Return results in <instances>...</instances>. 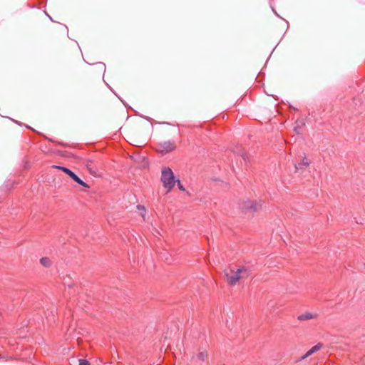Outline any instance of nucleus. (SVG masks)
<instances>
[{
  "label": "nucleus",
  "mask_w": 365,
  "mask_h": 365,
  "mask_svg": "<svg viewBox=\"0 0 365 365\" xmlns=\"http://www.w3.org/2000/svg\"><path fill=\"white\" fill-rule=\"evenodd\" d=\"M261 205L255 201L248 200L244 202L242 208L245 210L255 212L260 208Z\"/></svg>",
  "instance_id": "nucleus-5"
},
{
  "label": "nucleus",
  "mask_w": 365,
  "mask_h": 365,
  "mask_svg": "<svg viewBox=\"0 0 365 365\" xmlns=\"http://www.w3.org/2000/svg\"><path fill=\"white\" fill-rule=\"evenodd\" d=\"M54 168L58 169V170H62L63 172H64L66 174H67L73 181H75L76 182H77L78 185L84 187H89V186L88 185V184L86 182H85L83 180H82L81 179H80L72 170H71L70 169L66 168V167H63V166H58V165H55Z\"/></svg>",
  "instance_id": "nucleus-3"
},
{
  "label": "nucleus",
  "mask_w": 365,
  "mask_h": 365,
  "mask_svg": "<svg viewBox=\"0 0 365 365\" xmlns=\"http://www.w3.org/2000/svg\"><path fill=\"white\" fill-rule=\"evenodd\" d=\"M79 365H91L86 359H79Z\"/></svg>",
  "instance_id": "nucleus-14"
},
{
  "label": "nucleus",
  "mask_w": 365,
  "mask_h": 365,
  "mask_svg": "<svg viewBox=\"0 0 365 365\" xmlns=\"http://www.w3.org/2000/svg\"><path fill=\"white\" fill-rule=\"evenodd\" d=\"M207 354L205 351H202V352H200L199 354H197L196 357L198 360L204 361L205 360V359L207 358Z\"/></svg>",
  "instance_id": "nucleus-13"
},
{
  "label": "nucleus",
  "mask_w": 365,
  "mask_h": 365,
  "mask_svg": "<svg viewBox=\"0 0 365 365\" xmlns=\"http://www.w3.org/2000/svg\"><path fill=\"white\" fill-rule=\"evenodd\" d=\"M176 148V145L173 141H165L158 144V151L162 155L168 153Z\"/></svg>",
  "instance_id": "nucleus-4"
},
{
  "label": "nucleus",
  "mask_w": 365,
  "mask_h": 365,
  "mask_svg": "<svg viewBox=\"0 0 365 365\" xmlns=\"http://www.w3.org/2000/svg\"><path fill=\"white\" fill-rule=\"evenodd\" d=\"M85 165L91 174L95 175L96 173L93 161L90 160H86Z\"/></svg>",
  "instance_id": "nucleus-10"
},
{
  "label": "nucleus",
  "mask_w": 365,
  "mask_h": 365,
  "mask_svg": "<svg viewBox=\"0 0 365 365\" xmlns=\"http://www.w3.org/2000/svg\"><path fill=\"white\" fill-rule=\"evenodd\" d=\"M309 162L308 161V160L307 158H304L302 160L301 163L295 165V168L297 170H298L302 169L304 167L309 165Z\"/></svg>",
  "instance_id": "nucleus-11"
},
{
  "label": "nucleus",
  "mask_w": 365,
  "mask_h": 365,
  "mask_svg": "<svg viewBox=\"0 0 365 365\" xmlns=\"http://www.w3.org/2000/svg\"><path fill=\"white\" fill-rule=\"evenodd\" d=\"M225 279L230 285H235L237 282L243 278H247L251 272L250 269L246 267H238L237 269L227 268L224 270Z\"/></svg>",
  "instance_id": "nucleus-1"
},
{
  "label": "nucleus",
  "mask_w": 365,
  "mask_h": 365,
  "mask_svg": "<svg viewBox=\"0 0 365 365\" xmlns=\"http://www.w3.org/2000/svg\"><path fill=\"white\" fill-rule=\"evenodd\" d=\"M161 181L165 188L170 192L176 183V180L172 170L170 168H164L162 170Z\"/></svg>",
  "instance_id": "nucleus-2"
},
{
  "label": "nucleus",
  "mask_w": 365,
  "mask_h": 365,
  "mask_svg": "<svg viewBox=\"0 0 365 365\" xmlns=\"http://www.w3.org/2000/svg\"><path fill=\"white\" fill-rule=\"evenodd\" d=\"M322 346H323L322 344L318 343L317 344L314 346L312 349H310L308 351H307V353L303 356H302V359H304L307 358L308 356H311L312 354H313L314 353L318 351L319 350L321 349Z\"/></svg>",
  "instance_id": "nucleus-7"
},
{
  "label": "nucleus",
  "mask_w": 365,
  "mask_h": 365,
  "mask_svg": "<svg viewBox=\"0 0 365 365\" xmlns=\"http://www.w3.org/2000/svg\"><path fill=\"white\" fill-rule=\"evenodd\" d=\"M316 317H317V314H314L310 313V312H305V313L298 316L297 319L299 321H304V320H308V319H314Z\"/></svg>",
  "instance_id": "nucleus-9"
},
{
  "label": "nucleus",
  "mask_w": 365,
  "mask_h": 365,
  "mask_svg": "<svg viewBox=\"0 0 365 365\" xmlns=\"http://www.w3.org/2000/svg\"><path fill=\"white\" fill-rule=\"evenodd\" d=\"M322 346H323L322 344L318 343L317 344L314 346L312 349H310L308 351H307V353L303 356H302V359H304L307 358L308 356H311L312 354H313L314 353L318 351L319 350L321 349Z\"/></svg>",
  "instance_id": "nucleus-8"
},
{
  "label": "nucleus",
  "mask_w": 365,
  "mask_h": 365,
  "mask_svg": "<svg viewBox=\"0 0 365 365\" xmlns=\"http://www.w3.org/2000/svg\"><path fill=\"white\" fill-rule=\"evenodd\" d=\"M176 182L178 183V187L180 190H185V188L179 180H176Z\"/></svg>",
  "instance_id": "nucleus-15"
},
{
  "label": "nucleus",
  "mask_w": 365,
  "mask_h": 365,
  "mask_svg": "<svg viewBox=\"0 0 365 365\" xmlns=\"http://www.w3.org/2000/svg\"><path fill=\"white\" fill-rule=\"evenodd\" d=\"M41 264L46 267H48L51 264V260L48 257H42L40 259Z\"/></svg>",
  "instance_id": "nucleus-12"
},
{
  "label": "nucleus",
  "mask_w": 365,
  "mask_h": 365,
  "mask_svg": "<svg viewBox=\"0 0 365 365\" xmlns=\"http://www.w3.org/2000/svg\"><path fill=\"white\" fill-rule=\"evenodd\" d=\"M322 346H323L322 344L318 343L317 344L314 346L312 349H310L308 351H307V353L303 356H302V359H304L307 358L308 356H311L312 354H313L314 353L318 351L319 350L321 349Z\"/></svg>",
  "instance_id": "nucleus-6"
}]
</instances>
